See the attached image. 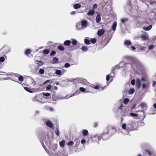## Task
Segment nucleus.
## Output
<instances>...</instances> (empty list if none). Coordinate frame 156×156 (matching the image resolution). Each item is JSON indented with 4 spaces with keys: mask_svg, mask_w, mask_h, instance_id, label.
<instances>
[{
    "mask_svg": "<svg viewBox=\"0 0 156 156\" xmlns=\"http://www.w3.org/2000/svg\"><path fill=\"white\" fill-rule=\"evenodd\" d=\"M121 64L125 65V70H130L132 69H133L135 67L138 68L141 65L140 61L136 58L130 57H126L124 59V62H122Z\"/></svg>",
    "mask_w": 156,
    "mask_h": 156,
    "instance_id": "f257e3e1",
    "label": "nucleus"
},
{
    "mask_svg": "<svg viewBox=\"0 0 156 156\" xmlns=\"http://www.w3.org/2000/svg\"><path fill=\"white\" fill-rule=\"evenodd\" d=\"M144 125V122L139 120L138 118L133 122H129L126 125V123H123L122 125V129L126 130L127 133L130 131L137 130L139 126H143Z\"/></svg>",
    "mask_w": 156,
    "mask_h": 156,
    "instance_id": "f03ea898",
    "label": "nucleus"
},
{
    "mask_svg": "<svg viewBox=\"0 0 156 156\" xmlns=\"http://www.w3.org/2000/svg\"><path fill=\"white\" fill-rule=\"evenodd\" d=\"M118 111L120 112L122 116H131L133 117H136L137 115L133 113H130L129 115H126V112L127 110L126 108V107L122 104L121 105L118 107Z\"/></svg>",
    "mask_w": 156,
    "mask_h": 156,
    "instance_id": "7ed1b4c3",
    "label": "nucleus"
},
{
    "mask_svg": "<svg viewBox=\"0 0 156 156\" xmlns=\"http://www.w3.org/2000/svg\"><path fill=\"white\" fill-rule=\"evenodd\" d=\"M107 129V131L111 137L115 134L117 131L116 127L112 126H108Z\"/></svg>",
    "mask_w": 156,
    "mask_h": 156,
    "instance_id": "20e7f679",
    "label": "nucleus"
},
{
    "mask_svg": "<svg viewBox=\"0 0 156 156\" xmlns=\"http://www.w3.org/2000/svg\"><path fill=\"white\" fill-rule=\"evenodd\" d=\"M101 136L103 140H106L111 137L107 130L104 131Z\"/></svg>",
    "mask_w": 156,
    "mask_h": 156,
    "instance_id": "39448f33",
    "label": "nucleus"
},
{
    "mask_svg": "<svg viewBox=\"0 0 156 156\" xmlns=\"http://www.w3.org/2000/svg\"><path fill=\"white\" fill-rule=\"evenodd\" d=\"M92 141L94 142H98L99 143V141L101 138V136L97 135L91 137Z\"/></svg>",
    "mask_w": 156,
    "mask_h": 156,
    "instance_id": "423d86ee",
    "label": "nucleus"
},
{
    "mask_svg": "<svg viewBox=\"0 0 156 156\" xmlns=\"http://www.w3.org/2000/svg\"><path fill=\"white\" fill-rule=\"evenodd\" d=\"M88 88L89 90H92L93 89H98L99 90H102L104 89V88L101 89V87H99L98 85H92V86L90 85L89 86Z\"/></svg>",
    "mask_w": 156,
    "mask_h": 156,
    "instance_id": "0eeeda50",
    "label": "nucleus"
},
{
    "mask_svg": "<svg viewBox=\"0 0 156 156\" xmlns=\"http://www.w3.org/2000/svg\"><path fill=\"white\" fill-rule=\"evenodd\" d=\"M122 63V62H121L118 65H117L114 67H113L112 69V72H111L112 73V74L114 75L115 73L114 71L115 70L117 69H119L120 67H122V66H120V65Z\"/></svg>",
    "mask_w": 156,
    "mask_h": 156,
    "instance_id": "6e6552de",
    "label": "nucleus"
},
{
    "mask_svg": "<svg viewBox=\"0 0 156 156\" xmlns=\"http://www.w3.org/2000/svg\"><path fill=\"white\" fill-rule=\"evenodd\" d=\"M87 25V22L85 20H83L81 22V26L82 29L83 30L84 29L86 28Z\"/></svg>",
    "mask_w": 156,
    "mask_h": 156,
    "instance_id": "1a4fd4ad",
    "label": "nucleus"
},
{
    "mask_svg": "<svg viewBox=\"0 0 156 156\" xmlns=\"http://www.w3.org/2000/svg\"><path fill=\"white\" fill-rule=\"evenodd\" d=\"M123 44L125 46L129 48L130 47L129 46L132 44V42L130 40H127L125 41Z\"/></svg>",
    "mask_w": 156,
    "mask_h": 156,
    "instance_id": "9d476101",
    "label": "nucleus"
},
{
    "mask_svg": "<svg viewBox=\"0 0 156 156\" xmlns=\"http://www.w3.org/2000/svg\"><path fill=\"white\" fill-rule=\"evenodd\" d=\"M2 49L3 50V51L4 54H6L10 51V48L7 46H4Z\"/></svg>",
    "mask_w": 156,
    "mask_h": 156,
    "instance_id": "9b49d317",
    "label": "nucleus"
},
{
    "mask_svg": "<svg viewBox=\"0 0 156 156\" xmlns=\"http://www.w3.org/2000/svg\"><path fill=\"white\" fill-rule=\"evenodd\" d=\"M136 86L139 89L141 87V80L139 78L136 79Z\"/></svg>",
    "mask_w": 156,
    "mask_h": 156,
    "instance_id": "f8f14e48",
    "label": "nucleus"
},
{
    "mask_svg": "<svg viewBox=\"0 0 156 156\" xmlns=\"http://www.w3.org/2000/svg\"><path fill=\"white\" fill-rule=\"evenodd\" d=\"M42 95L41 94H39L38 95H36L34 96L33 99V100L34 101H37V102H40V101L38 99V98H41Z\"/></svg>",
    "mask_w": 156,
    "mask_h": 156,
    "instance_id": "ddd939ff",
    "label": "nucleus"
},
{
    "mask_svg": "<svg viewBox=\"0 0 156 156\" xmlns=\"http://www.w3.org/2000/svg\"><path fill=\"white\" fill-rule=\"evenodd\" d=\"M95 13V11L94 9H89L88 12L87 13L88 16H92L94 15Z\"/></svg>",
    "mask_w": 156,
    "mask_h": 156,
    "instance_id": "4468645a",
    "label": "nucleus"
},
{
    "mask_svg": "<svg viewBox=\"0 0 156 156\" xmlns=\"http://www.w3.org/2000/svg\"><path fill=\"white\" fill-rule=\"evenodd\" d=\"M46 125L50 128H52L53 126V123L50 121H48L46 122Z\"/></svg>",
    "mask_w": 156,
    "mask_h": 156,
    "instance_id": "2eb2a0df",
    "label": "nucleus"
},
{
    "mask_svg": "<svg viewBox=\"0 0 156 156\" xmlns=\"http://www.w3.org/2000/svg\"><path fill=\"white\" fill-rule=\"evenodd\" d=\"M105 31L103 29L99 30L98 32V36H100L103 35L105 33Z\"/></svg>",
    "mask_w": 156,
    "mask_h": 156,
    "instance_id": "dca6fc26",
    "label": "nucleus"
},
{
    "mask_svg": "<svg viewBox=\"0 0 156 156\" xmlns=\"http://www.w3.org/2000/svg\"><path fill=\"white\" fill-rule=\"evenodd\" d=\"M117 22L116 21L114 22L112 26V29L113 31H115L116 30V27L117 26Z\"/></svg>",
    "mask_w": 156,
    "mask_h": 156,
    "instance_id": "f3484780",
    "label": "nucleus"
},
{
    "mask_svg": "<svg viewBox=\"0 0 156 156\" xmlns=\"http://www.w3.org/2000/svg\"><path fill=\"white\" fill-rule=\"evenodd\" d=\"M35 62L38 65V66H41L43 65V62L41 61L36 60Z\"/></svg>",
    "mask_w": 156,
    "mask_h": 156,
    "instance_id": "a211bd4d",
    "label": "nucleus"
},
{
    "mask_svg": "<svg viewBox=\"0 0 156 156\" xmlns=\"http://www.w3.org/2000/svg\"><path fill=\"white\" fill-rule=\"evenodd\" d=\"M152 27V25H150L147 27H143V29L146 31H148L150 30Z\"/></svg>",
    "mask_w": 156,
    "mask_h": 156,
    "instance_id": "6ab92c4d",
    "label": "nucleus"
},
{
    "mask_svg": "<svg viewBox=\"0 0 156 156\" xmlns=\"http://www.w3.org/2000/svg\"><path fill=\"white\" fill-rule=\"evenodd\" d=\"M96 22L97 23H99L101 20V17L100 14H98L96 16Z\"/></svg>",
    "mask_w": 156,
    "mask_h": 156,
    "instance_id": "aec40b11",
    "label": "nucleus"
},
{
    "mask_svg": "<svg viewBox=\"0 0 156 156\" xmlns=\"http://www.w3.org/2000/svg\"><path fill=\"white\" fill-rule=\"evenodd\" d=\"M82 135L83 136H86L88 135L89 133L87 130L83 129L82 131Z\"/></svg>",
    "mask_w": 156,
    "mask_h": 156,
    "instance_id": "412c9836",
    "label": "nucleus"
},
{
    "mask_svg": "<svg viewBox=\"0 0 156 156\" xmlns=\"http://www.w3.org/2000/svg\"><path fill=\"white\" fill-rule=\"evenodd\" d=\"M80 91L79 90H78L76 91L73 94L71 95L68 98H69L70 97H72L73 96H74L75 95H78L80 94Z\"/></svg>",
    "mask_w": 156,
    "mask_h": 156,
    "instance_id": "4be33fe9",
    "label": "nucleus"
},
{
    "mask_svg": "<svg viewBox=\"0 0 156 156\" xmlns=\"http://www.w3.org/2000/svg\"><path fill=\"white\" fill-rule=\"evenodd\" d=\"M71 42V41L70 40H67L65 41L64 42V44L66 46H69V45Z\"/></svg>",
    "mask_w": 156,
    "mask_h": 156,
    "instance_id": "5701e85b",
    "label": "nucleus"
},
{
    "mask_svg": "<svg viewBox=\"0 0 156 156\" xmlns=\"http://www.w3.org/2000/svg\"><path fill=\"white\" fill-rule=\"evenodd\" d=\"M28 78L31 80L32 83L33 84L34 86L36 85V82L34 81V80L30 76H27Z\"/></svg>",
    "mask_w": 156,
    "mask_h": 156,
    "instance_id": "b1692460",
    "label": "nucleus"
},
{
    "mask_svg": "<svg viewBox=\"0 0 156 156\" xmlns=\"http://www.w3.org/2000/svg\"><path fill=\"white\" fill-rule=\"evenodd\" d=\"M81 7V5L80 4H76L73 5V8L74 9H79Z\"/></svg>",
    "mask_w": 156,
    "mask_h": 156,
    "instance_id": "393cba45",
    "label": "nucleus"
},
{
    "mask_svg": "<svg viewBox=\"0 0 156 156\" xmlns=\"http://www.w3.org/2000/svg\"><path fill=\"white\" fill-rule=\"evenodd\" d=\"M114 75L112 74V73H111L109 75H107L106 77V80L107 81H109L110 79V76H112V77H114Z\"/></svg>",
    "mask_w": 156,
    "mask_h": 156,
    "instance_id": "a878e982",
    "label": "nucleus"
},
{
    "mask_svg": "<svg viewBox=\"0 0 156 156\" xmlns=\"http://www.w3.org/2000/svg\"><path fill=\"white\" fill-rule=\"evenodd\" d=\"M82 50L83 51H87L88 49V46H84L81 48Z\"/></svg>",
    "mask_w": 156,
    "mask_h": 156,
    "instance_id": "bb28decb",
    "label": "nucleus"
},
{
    "mask_svg": "<svg viewBox=\"0 0 156 156\" xmlns=\"http://www.w3.org/2000/svg\"><path fill=\"white\" fill-rule=\"evenodd\" d=\"M76 28L78 30H82V27L81 25H80V23H77L76 24Z\"/></svg>",
    "mask_w": 156,
    "mask_h": 156,
    "instance_id": "cd10ccee",
    "label": "nucleus"
},
{
    "mask_svg": "<svg viewBox=\"0 0 156 156\" xmlns=\"http://www.w3.org/2000/svg\"><path fill=\"white\" fill-rule=\"evenodd\" d=\"M65 143V141L64 140H62L59 142V145L62 147H64Z\"/></svg>",
    "mask_w": 156,
    "mask_h": 156,
    "instance_id": "c85d7f7f",
    "label": "nucleus"
},
{
    "mask_svg": "<svg viewBox=\"0 0 156 156\" xmlns=\"http://www.w3.org/2000/svg\"><path fill=\"white\" fill-rule=\"evenodd\" d=\"M71 40H72V44L74 45H75L77 44L78 42L76 40L74 39H72Z\"/></svg>",
    "mask_w": 156,
    "mask_h": 156,
    "instance_id": "c756f323",
    "label": "nucleus"
},
{
    "mask_svg": "<svg viewBox=\"0 0 156 156\" xmlns=\"http://www.w3.org/2000/svg\"><path fill=\"white\" fill-rule=\"evenodd\" d=\"M135 92V89L134 88H130L129 90V94H132L134 93Z\"/></svg>",
    "mask_w": 156,
    "mask_h": 156,
    "instance_id": "7c9ffc66",
    "label": "nucleus"
},
{
    "mask_svg": "<svg viewBox=\"0 0 156 156\" xmlns=\"http://www.w3.org/2000/svg\"><path fill=\"white\" fill-rule=\"evenodd\" d=\"M55 73L57 75L61 76L62 75V71L58 69L56 70L55 71Z\"/></svg>",
    "mask_w": 156,
    "mask_h": 156,
    "instance_id": "2f4dec72",
    "label": "nucleus"
},
{
    "mask_svg": "<svg viewBox=\"0 0 156 156\" xmlns=\"http://www.w3.org/2000/svg\"><path fill=\"white\" fill-rule=\"evenodd\" d=\"M31 52V50L30 49H27L25 51V54L27 55H28L29 54H30Z\"/></svg>",
    "mask_w": 156,
    "mask_h": 156,
    "instance_id": "473e14b6",
    "label": "nucleus"
},
{
    "mask_svg": "<svg viewBox=\"0 0 156 156\" xmlns=\"http://www.w3.org/2000/svg\"><path fill=\"white\" fill-rule=\"evenodd\" d=\"M84 43L87 45H88L90 44V41L88 39L86 38L84 39Z\"/></svg>",
    "mask_w": 156,
    "mask_h": 156,
    "instance_id": "72a5a7b5",
    "label": "nucleus"
},
{
    "mask_svg": "<svg viewBox=\"0 0 156 156\" xmlns=\"http://www.w3.org/2000/svg\"><path fill=\"white\" fill-rule=\"evenodd\" d=\"M80 81L81 83L84 84H87V83H88L87 80L85 79H82Z\"/></svg>",
    "mask_w": 156,
    "mask_h": 156,
    "instance_id": "f704fd0d",
    "label": "nucleus"
},
{
    "mask_svg": "<svg viewBox=\"0 0 156 156\" xmlns=\"http://www.w3.org/2000/svg\"><path fill=\"white\" fill-rule=\"evenodd\" d=\"M58 61V60L57 58L56 57H54L53 59V61H52V63L54 64L56 63H57Z\"/></svg>",
    "mask_w": 156,
    "mask_h": 156,
    "instance_id": "c9c22d12",
    "label": "nucleus"
},
{
    "mask_svg": "<svg viewBox=\"0 0 156 156\" xmlns=\"http://www.w3.org/2000/svg\"><path fill=\"white\" fill-rule=\"evenodd\" d=\"M55 132L56 135L57 136H59L60 134L58 128H56Z\"/></svg>",
    "mask_w": 156,
    "mask_h": 156,
    "instance_id": "e433bc0d",
    "label": "nucleus"
},
{
    "mask_svg": "<svg viewBox=\"0 0 156 156\" xmlns=\"http://www.w3.org/2000/svg\"><path fill=\"white\" fill-rule=\"evenodd\" d=\"M141 37L144 40H145L147 39V36L146 35L143 34L141 36Z\"/></svg>",
    "mask_w": 156,
    "mask_h": 156,
    "instance_id": "4c0bfd02",
    "label": "nucleus"
},
{
    "mask_svg": "<svg viewBox=\"0 0 156 156\" xmlns=\"http://www.w3.org/2000/svg\"><path fill=\"white\" fill-rule=\"evenodd\" d=\"M145 151L146 153L148 154L150 156H151L152 155V153L148 149H146L145 150Z\"/></svg>",
    "mask_w": 156,
    "mask_h": 156,
    "instance_id": "58836bf2",
    "label": "nucleus"
},
{
    "mask_svg": "<svg viewBox=\"0 0 156 156\" xmlns=\"http://www.w3.org/2000/svg\"><path fill=\"white\" fill-rule=\"evenodd\" d=\"M129 101V99L128 98H126L123 101V103L125 105H127Z\"/></svg>",
    "mask_w": 156,
    "mask_h": 156,
    "instance_id": "ea45409f",
    "label": "nucleus"
},
{
    "mask_svg": "<svg viewBox=\"0 0 156 156\" xmlns=\"http://www.w3.org/2000/svg\"><path fill=\"white\" fill-rule=\"evenodd\" d=\"M58 48L59 50L61 51H63L65 49L64 48L63 46L61 45L58 46Z\"/></svg>",
    "mask_w": 156,
    "mask_h": 156,
    "instance_id": "a19ab883",
    "label": "nucleus"
},
{
    "mask_svg": "<svg viewBox=\"0 0 156 156\" xmlns=\"http://www.w3.org/2000/svg\"><path fill=\"white\" fill-rule=\"evenodd\" d=\"M24 88L27 91L30 93H33V92L32 91H31L30 90V88L29 87H24Z\"/></svg>",
    "mask_w": 156,
    "mask_h": 156,
    "instance_id": "79ce46f5",
    "label": "nucleus"
},
{
    "mask_svg": "<svg viewBox=\"0 0 156 156\" xmlns=\"http://www.w3.org/2000/svg\"><path fill=\"white\" fill-rule=\"evenodd\" d=\"M50 52V51L48 49H45L43 50V52L44 54H48Z\"/></svg>",
    "mask_w": 156,
    "mask_h": 156,
    "instance_id": "37998d69",
    "label": "nucleus"
},
{
    "mask_svg": "<svg viewBox=\"0 0 156 156\" xmlns=\"http://www.w3.org/2000/svg\"><path fill=\"white\" fill-rule=\"evenodd\" d=\"M18 79L20 81L22 82L23 81L24 78L22 76L20 75L18 77Z\"/></svg>",
    "mask_w": 156,
    "mask_h": 156,
    "instance_id": "c03bdc74",
    "label": "nucleus"
},
{
    "mask_svg": "<svg viewBox=\"0 0 156 156\" xmlns=\"http://www.w3.org/2000/svg\"><path fill=\"white\" fill-rule=\"evenodd\" d=\"M39 73L41 74H43L44 73V70L42 69H41L39 70Z\"/></svg>",
    "mask_w": 156,
    "mask_h": 156,
    "instance_id": "a18cd8bd",
    "label": "nucleus"
},
{
    "mask_svg": "<svg viewBox=\"0 0 156 156\" xmlns=\"http://www.w3.org/2000/svg\"><path fill=\"white\" fill-rule=\"evenodd\" d=\"M128 20L127 18L122 19H121V22L122 23H124L126 21H127Z\"/></svg>",
    "mask_w": 156,
    "mask_h": 156,
    "instance_id": "49530a36",
    "label": "nucleus"
},
{
    "mask_svg": "<svg viewBox=\"0 0 156 156\" xmlns=\"http://www.w3.org/2000/svg\"><path fill=\"white\" fill-rule=\"evenodd\" d=\"M42 95H43L46 96V97H48L50 95V94L49 93H43L42 94Z\"/></svg>",
    "mask_w": 156,
    "mask_h": 156,
    "instance_id": "de8ad7c7",
    "label": "nucleus"
},
{
    "mask_svg": "<svg viewBox=\"0 0 156 156\" xmlns=\"http://www.w3.org/2000/svg\"><path fill=\"white\" fill-rule=\"evenodd\" d=\"M73 144L74 143L72 141H70L67 144V145L69 146H72Z\"/></svg>",
    "mask_w": 156,
    "mask_h": 156,
    "instance_id": "09e8293b",
    "label": "nucleus"
},
{
    "mask_svg": "<svg viewBox=\"0 0 156 156\" xmlns=\"http://www.w3.org/2000/svg\"><path fill=\"white\" fill-rule=\"evenodd\" d=\"M52 87V85L51 84H49L48 86H47L46 87V90H50V89Z\"/></svg>",
    "mask_w": 156,
    "mask_h": 156,
    "instance_id": "8fccbe9b",
    "label": "nucleus"
},
{
    "mask_svg": "<svg viewBox=\"0 0 156 156\" xmlns=\"http://www.w3.org/2000/svg\"><path fill=\"white\" fill-rule=\"evenodd\" d=\"M129 48V49L130 50H133V51L135 50L136 49V48L134 46H130Z\"/></svg>",
    "mask_w": 156,
    "mask_h": 156,
    "instance_id": "3c124183",
    "label": "nucleus"
},
{
    "mask_svg": "<svg viewBox=\"0 0 156 156\" xmlns=\"http://www.w3.org/2000/svg\"><path fill=\"white\" fill-rule=\"evenodd\" d=\"M79 90L83 92H85L86 91L85 89L83 87H80L79 88Z\"/></svg>",
    "mask_w": 156,
    "mask_h": 156,
    "instance_id": "603ef678",
    "label": "nucleus"
},
{
    "mask_svg": "<svg viewBox=\"0 0 156 156\" xmlns=\"http://www.w3.org/2000/svg\"><path fill=\"white\" fill-rule=\"evenodd\" d=\"M5 60V58L4 57L2 56L0 57V62H4Z\"/></svg>",
    "mask_w": 156,
    "mask_h": 156,
    "instance_id": "864d4df0",
    "label": "nucleus"
},
{
    "mask_svg": "<svg viewBox=\"0 0 156 156\" xmlns=\"http://www.w3.org/2000/svg\"><path fill=\"white\" fill-rule=\"evenodd\" d=\"M91 42L93 44H94L96 42V40L95 38H94L90 40Z\"/></svg>",
    "mask_w": 156,
    "mask_h": 156,
    "instance_id": "5fc2aeb1",
    "label": "nucleus"
},
{
    "mask_svg": "<svg viewBox=\"0 0 156 156\" xmlns=\"http://www.w3.org/2000/svg\"><path fill=\"white\" fill-rule=\"evenodd\" d=\"M70 64L68 63H66L64 65V67L65 68H67L70 67Z\"/></svg>",
    "mask_w": 156,
    "mask_h": 156,
    "instance_id": "6e6d98bb",
    "label": "nucleus"
},
{
    "mask_svg": "<svg viewBox=\"0 0 156 156\" xmlns=\"http://www.w3.org/2000/svg\"><path fill=\"white\" fill-rule=\"evenodd\" d=\"M154 47V45L152 44L151 45L148 47V49L149 50H151Z\"/></svg>",
    "mask_w": 156,
    "mask_h": 156,
    "instance_id": "4d7b16f0",
    "label": "nucleus"
},
{
    "mask_svg": "<svg viewBox=\"0 0 156 156\" xmlns=\"http://www.w3.org/2000/svg\"><path fill=\"white\" fill-rule=\"evenodd\" d=\"M146 105V104L145 103L143 102L141 103L140 106L142 108H143Z\"/></svg>",
    "mask_w": 156,
    "mask_h": 156,
    "instance_id": "13d9d810",
    "label": "nucleus"
},
{
    "mask_svg": "<svg viewBox=\"0 0 156 156\" xmlns=\"http://www.w3.org/2000/svg\"><path fill=\"white\" fill-rule=\"evenodd\" d=\"M56 53V52L54 51H52L50 53V55L54 56Z\"/></svg>",
    "mask_w": 156,
    "mask_h": 156,
    "instance_id": "bf43d9fd",
    "label": "nucleus"
},
{
    "mask_svg": "<svg viewBox=\"0 0 156 156\" xmlns=\"http://www.w3.org/2000/svg\"><path fill=\"white\" fill-rule=\"evenodd\" d=\"M94 126V128L97 127L98 125V123L97 122H95L93 124Z\"/></svg>",
    "mask_w": 156,
    "mask_h": 156,
    "instance_id": "052dcab7",
    "label": "nucleus"
},
{
    "mask_svg": "<svg viewBox=\"0 0 156 156\" xmlns=\"http://www.w3.org/2000/svg\"><path fill=\"white\" fill-rule=\"evenodd\" d=\"M97 5L96 4H94L93 6V9H94H94H96L97 8Z\"/></svg>",
    "mask_w": 156,
    "mask_h": 156,
    "instance_id": "680f3d73",
    "label": "nucleus"
},
{
    "mask_svg": "<svg viewBox=\"0 0 156 156\" xmlns=\"http://www.w3.org/2000/svg\"><path fill=\"white\" fill-rule=\"evenodd\" d=\"M146 49V48L145 47H141L140 49L139 50V51H144Z\"/></svg>",
    "mask_w": 156,
    "mask_h": 156,
    "instance_id": "e2e57ef3",
    "label": "nucleus"
},
{
    "mask_svg": "<svg viewBox=\"0 0 156 156\" xmlns=\"http://www.w3.org/2000/svg\"><path fill=\"white\" fill-rule=\"evenodd\" d=\"M131 83L133 85H134L135 84V80L134 79L132 80Z\"/></svg>",
    "mask_w": 156,
    "mask_h": 156,
    "instance_id": "0e129e2a",
    "label": "nucleus"
},
{
    "mask_svg": "<svg viewBox=\"0 0 156 156\" xmlns=\"http://www.w3.org/2000/svg\"><path fill=\"white\" fill-rule=\"evenodd\" d=\"M48 110L51 112L53 111V108L51 107H48Z\"/></svg>",
    "mask_w": 156,
    "mask_h": 156,
    "instance_id": "69168bd1",
    "label": "nucleus"
},
{
    "mask_svg": "<svg viewBox=\"0 0 156 156\" xmlns=\"http://www.w3.org/2000/svg\"><path fill=\"white\" fill-rule=\"evenodd\" d=\"M86 142V140L84 139H82L81 140V143L82 144H84Z\"/></svg>",
    "mask_w": 156,
    "mask_h": 156,
    "instance_id": "338daca9",
    "label": "nucleus"
},
{
    "mask_svg": "<svg viewBox=\"0 0 156 156\" xmlns=\"http://www.w3.org/2000/svg\"><path fill=\"white\" fill-rule=\"evenodd\" d=\"M141 80L142 81H145L147 80L145 77H142L141 78Z\"/></svg>",
    "mask_w": 156,
    "mask_h": 156,
    "instance_id": "774afa93",
    "label": "nucleus"
}]
</instances>
